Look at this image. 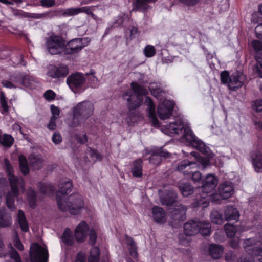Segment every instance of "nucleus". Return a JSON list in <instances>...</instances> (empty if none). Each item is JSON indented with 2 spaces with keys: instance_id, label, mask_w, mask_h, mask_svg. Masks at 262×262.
I'll return each instance as SVG.
<instances>
[{
  "instance_id": "393cba45",
  "label": "nucleus",
  "mask_w": 262,
  "mask_h": 262,
  "mask_svg": "<svg viewBox=\"0 0 262 262\" xmlns=\"http://www.w3.org/2000/svg\"><path fill=\"white\" fill-rule=\"evenodd\" d=\"M131 171L133 177L141 178L143 175V160L141 159L135 160L132 164Z\"/></svg>"
},
{
  "instance_id": "09e8293b",
  "label": "nucleus",
  "mask_w": 262,
  "mask_h": 262,
  "mask_svg": "<svg viewBox=\"0 0 262 262\" xmlns=\"http://www.w3.org/2000/svg\"><path fill=\"white\" fill-rule=\"evenodd\" d=\"M169 153L164 151L162 148H160L154 152L150 158V160H152L155 156L166 158L169 157Z\"/></svg>"
},
{
  "instance_id": "bf43d9fd",
  "label": "nucleus",
  "mask_w": 262,
  "mask_h": 262,
  "mask_svg": "<svg viewBox=\"0 0 262 262\" xmlns=\"http://www.w3.org/2000/svg\"><path fill=\"white\" fill-rule=\"evenodd\" d=\"M86 256L85 254L81 251L78 252L76 256L74 262H86Z\"/></svg>"
},
{
  "instance_id": "49530a36",
  "label": "nucleus",
  "mask_w": 262,
  "mask_h": 262,
  "mask_svg": "<svg viewBox=\"0 0 262 262\" xmlns=\"http://www.w3.org/2000/svg\"><path fill=\"white\" fill-rule=\"evenodd\" d=\"M144 54L146 57H152L156 54L155 48L150 45H147L144 49Z\"/></svg>"
},
{
  "instance_id": "a878e982",
  "label": "nucleus",
  "mask_w": 262,
  "mask_h": 262,
  "mask_svg": "<svg viewBox=\"0 0 262 262\" xmlns=\"http://www.w3.org/2000/svg\"><path fill=\"white\" fill-rule=\"evenodd\" d=\"M152 216L154 221L158 223H163L165 222V213L163 209L155 206L152 209Z\"/></svg>"
},
{
  "instance_id": "cd10ccee",
  "label": "nucleus",
  "mask_w": 262,
  "mask_h": 262,
  "mask_svg": "<svg viewBox=\"0 0 262 262\" xmlns=\"http://www.w3.org/2000/svg\"><path fill=\"white\" fill-rule=\"evenodd\" d=\"M12 223L11 214L6 210H0V227H7Z\"/></svg>"
},
{
  "instance_id": "a18cd8bd",
  "label": "nucleus",
  "mask_w": 262,
  "mask_h": 262,
  "mask_svg": "<svg viewBox=\"0 0 262 262\" xmlns=\"http://www.w3.org/2000/svg\"><path fill=\"white\" fill-rule=\"evenodd\" d=\"M187 179L191 180L194 182H199L202 180V174L198 171V168L194 170H191V173Z\"/></svg>"
},
{
  "instance_id": "412c9836",
  "label": "nucleus",
  "mask_w": 262,
  "mask_h": 262,
  "mask_svg": "<svg viewBox=\"0 0 262 262\" xmlns=\"http://www.w3.org/2000/svg\"><path fill=\"white\" fill-rule=\"evenodd\" d=\"M250 157L252 165L257 172H262V151L256 150L251 152Z\"/></svg>"
},
{
  "instance_id": "338daca9",
  "label": "nucleus",
  "mask_w": 262,
  "mask_h": 262,
  "mask_svg": "<svg viewBox=\"0 0 262 262\" xmlns=\"http://www.w3.org/2000/svg\"><path fill=\"white\" fill-rule=\"evenodd\" d=\"M180 2L188 6H193L195 5L199 0H179Z\"/></svg>"
},
{
  "instance_id": "58836bf2",
  "label": "nucleus",
  "mask_w": 262,
  "mask_h": 262,
  "mask_svg": "<svg viewBox=\"0 0 262 262\" xmlns=\"http://www.w3.org/2000/svg\"><path fill=\"white\" fill-rule=\"evenodd\" d=\"M19 168L22 173L24 175L28 174L29 173V170L27 161L24 156H20L19 157Z\"/></svg>"
},
{
  "instance_id": "79ce46f5",
  "label": "nucleus",
  "mask_w": 262,
  "mask_h": 262,
  "mask_svg": "<svg viewBox=\"0 0 262 262\" xmlns=\"http://www.w3.org/2000/svg\"><path fill=\"white\" fill-rule=\"evenodd\" d=\"M13 141V138L10 135L5 134L3 137L0 136V143L5 147H11Z\"/></svg>"
},
{
  "instance_id": "f704fd0d",
  "label": "nucleus",
  "mask_w": 262,
  "mask_h": 262,
  "mask_svg": "<svg viewBox=\"0 0 262 262\" xmlns=\"http://www.w3.org/2000/svg\"><path fill=\"white\" fill-rule=\"evenodd\" d=\"M80 12H85L88 14H90L91 11L88 7L67 9V15H74L78 14Z\"/></svg>"
},
{
  "instance_id": "ddd939ff",
  "label": "nucleus",
  "mask_w": 262,
  "mask_h": 262,
  "mask_svg": "<svg viewBox=\"0 0 262 262\" xmlns=\"http://www.w3.org/2000/svg\"><path fill=\"white\" fill-rule=\"evenodd\" d=\"M245 76L239 71H236L230 76V81L228 82L229 89L235 91L241 88L244 84Z\"/></svg>"
},
{
  "instance_id": "9d476101",
  "label": "nucleus",
  "mask_w": 262,
  "mask_h": 262,
  "mask_svg": "<svg viewBox=\"0 0 262 262\" xmlns=\"http://www.w3.org/2000/svg\"><path fill=\"white\" fill-rule=\"evenodd\" d=\"M175 103L173 101L165 100L158 107V115L160 119L165 120L172 116Z\"/></svg>"
},
{
  "instance_id": "8fccbe9b",
  "label": "nucleus",
  "mask_w": 262,
  "mask_h": 262,
  "mask_svg": "<svg viewBox=\"0 0 262 262\" xmlns=\"http://www.w3.org/2000/svg\"><path fill=\"white\" fill-rule=\"evenodd\" d=\"M77 142L81 144H83L88 142V137L85 134H76L74 136Z\"/></svg>"
},
{
  "instance_id": "423d86ee",
  "label": "nucleus",
  "mask_w": 262,
  "mask_h": 262,
  "mask_svg": "<svg viewBox=\"0 0 262 262\" xmlns=\"http://www.w3.org/2000/svg\"><path fill=\"white\" fill-rule=\"evenodd\" d=\"M46 45L49 52L52 54H58L66 51L65 41L62 37L51 36L47 39Z\"/></svg>"
},
{
  "instance_id": "20e7f679",
  "label": "nucleus",
  "mask_w": 262,
  "mask_h": 262,
  "mask_svg": "<svg viewBox=\"0 0 262 262\" xmlns=\"http://www.w3.org/2000/svg\"><path fill=\"white\" fill-rule=\"evenodd\" d=\"M93 112L94 105L91 102L84 101L80 102L73 108L72 120L69 121L67 123L72 127L78 126L89 118Z\"/></svg>"
},
{
  "instance_id": "37998d69",
  "label": "nucleus",
  "mask_w": 262,
  "mask_h": 262,
  "mask_svg": "<svg viewBox=\"0 0 262 262\" xmlns=\"http://www.w3.org/2000/svg\"><path fill=\"white\" fill-rule=\"evenodd\" d=\"M40 190L43 194L52 195L55 191V187L52 184H40Z\"/></svg>"
},
{
  "instance_id": "473e14b6",
  "label": "nucleus",
  "mask_w": 262,
  "mask_h": 262,
  "mask_svg": "<svg viewBox=\"0 0 262 262\" xmlns=\"http://www.w3.org/2000/svg\"><path fill=\"white\" fill-rule=\"evenodd\" d=\"M179 189L184 196H188L193 192V187L188 183H181L179 186Z\"/></svg>"
},
{
  "instance_id": "2eb2a0df",
  "label": "nucleus",
  "mask_w": 262,
  "mask_h": 262,
  "mask_svg": "<svg viewBox=\"0 0 262 262\" xmlns=\"http://www.w3.org/2000/svg\"><path fill=\"white\" fill-rule=\"evenodd\" d=\"M89 226L85 221H81L76 227L75 230V238L79 243L83 242L86 239Z\"/></svg>"
},
{
  "instance_id": "72a5a7b5",
  "label": "nucleus",
  "mask_w": 262,
  "mask_h": 262,
  "mask_svg": "<svg viewBox=\"0 0 262 262\" xmlns=\"http://www.w3.org/2000/svg\"><path fill=\"white\" fill-rule=\"evenodd\" d=\"M100 254V251L98 247H92L88 259V262H99Z\"/></svg>"
},
{
  "instance_id": "864d4df0",
  "label": "nucleus",
  "mask_w": 262,
  "mask_h": 262,
  "mask_svg": "<svg viewBox=\"0 0 262 262\" xmlns=\"http://www.w3.org/2000/svg\"><path fill=\"white\" fill-rule=\"evenodd\" d=\"M149 90L151 94L156 98L160 97V94L162 92V89L159 87L154 88L151 86H149Z\"/></svg>"
},
{
  "instance_id": "4468645a",
  "label": "nucleus",
  "mask_w": 262,
  "mask_h": 262,
  "mask_svg": "<svg viewBox=\"0 0 262 262\" xmlns=\"http://www.w3.org/2000/svg\"><path fill=\"white\" fill-rule=\"evenodd\" d=\"M144 104L148 107L147 110L148 116L154 126H159V121L156 114V106L152 99L149 96L146 95V96H145Z\"/></svg>"
},
{
  "instance_id": "6e6d98bb",
  "label": "nucleus",
  "mask_w": 262,
  "mask_h": 262,
  "mask_svg": "<svg viewBox=\"0 0 262 262\" xmlns=\"http://www.w3.org/2000/svg\"><path fill=\"white\" fill-rule=\"evenodd\" d=\"M210 201L216 204H220L221 199H222L221 195L219 193H213L209 196Z\"/></svg>"
},
{
  "instance_id": "c03bdc74",
  "label": "nucleus",
  "mask_w": 262,
  "mask_h": 262,
  "mask_svg": "<svg viewBox=\"0 0 262 262\" xmlns=\"http://www.w3.org/2000/svg\"><path fill=\"white\" fill-rule=\"evenodd\" d=\"M95 74V72L94 71L91 70V76L88 78V82L92 88H96L98 85V81L97 78L94 76Z\"/></svg>"
},
{
  "instance_id": "4be33fe9",
  "label": "nucleus",
  "mask_w": 262,
  "mask_h": 262,
  "mask_svg": "<svg viewBox=\"0 0 262 262\" xmlns=\"http://www.w3.org/2000/svg\"><path fill=\"white\" fill-rule=\"evenodd\" d=\"M48 75L52 78L64 77L66 74V66L64 64L59 66H51L47 73Z\"/></svg>"
},
{
  "instance_id": "4c0bfd02",
  "label": "nucleus",
  "mask_w": 262,
  "mask_h": 262,
  "mask_svg": "<svg viewBox=\"0 0 262 262\" xmlns=\"http://www.w3.org/2000/svg\"><path fill=\"white\" fill-rule=\"evenodd\" d=\"M199 232L202 236H208L211 232V224L209 222H201V225L199 226Z\"/></svg>"
},
{
  "instance_id": "4d7b16f0",
  "label": "nucleus",
  "mask_w": 262,
  "mask_h": 262,
  "mask_svg": "<svg viewBox=\"0 0 262 262\" xmlns=\"http://www.w3.org/2000/svg\"><path fill=\"white\" fill-rule=\"evenodd\" d=\"M50 109L52 113V116L51 118L57 119L59 116V109L53 104L51 105Z\"/></svg>"
},
{
  "instance_id": "de8ad7c7",
  "label": "nucleus",
  "mask_w": 262,
  "mask_h": 262,
  "mask_svg": "<svg viewBox=\"0 0 262 262\" xmlns=\"http://www.w3.org/2000/svg\"><path fill=\"white\" fill-rule=\"evenodd\" d=\"M227 262H236L238 261V257L234 251H228L225 256Z\"/></svg>"
},
{
  "instance_id": "7ed1b4c3",
  "label": "nucleus",
  "mask_w": 262,
  "mask_h": 262,
  "mask_svg": "<svg viewBox=\"0 0 262 262\" xmlns=\"http://www.w3.org/2000/svg\"><path fill=\"white\" fill-rule=\"evenodd\" d=\"M130 86L134 93L126 92L123 95V98L125 99L126 96H128V98H126L127 107L129 111H133L142 105L143 103L142 97L148 95L149 92L143 85L136 81L132 82L130 83Z\"/></svg>"
},
{
  "instance_id": "603ef678",
  "label": "nucleus",
  "mask_w": 262,
  "mask_h": 262,
  "mask_svg": "<svg viewBox=\"0 0 262 262\" xmlns=\"http://www.w3.org/2000/svg\"><path fill=\"white\" fill-rule=\"evenodd\" d=\"M230 76L228 71H224L221 73V81L223 84H228L230 81Z\"/></svg>"
},
{
  "instance_id": "aec40b11",
  "label": "nucleus",
  "mask_w": 262,
  "mask_h": 262,
  "mask_svg": "<svg viewBox=\"0 0 262 262\" xmlns=\"http://www.w3.org/2000/svg\"><path fill=\"white\" fill-rule=\"evenodd\" d=\"M56 198L58 208L64 212L66 211V189L62 183L59 184V190L56 192Z\"/></svg>"
},
{
  "instance_id": "f3484780",
  "label": "nucleus",
  "mask_w": 262,
  "mask_h": 262,
  "mask_svg": "<svg viewBox=\"0 0 262 262\" xmlns=\"http://www.w3.org/2000/svg\"><path fill=\"white\" fill-rule=\"evenodd\" d=\"M201 222L199 220H189L184 225V232L186 236H193L199 232V226Z\"/></svg>"
},
{
  "instance_id": "c9c22d12",
  "label": "nucleus",
  "mask_w": 262,
  "mask_h": 262,
  "mask_svg": "<svg viewBox=\"0 0 262 262\" xmlns=\"http://www.w3.org/2000/svg\"><path fill=\"white\" fill-rule=\"evenodd\" d=\"M6 97L4 93L1 92L0 93V108L1 112L3 114H7L9 113L10 106L8 105L7 101H6Z\"/></svg>"
},
{
  "instance_id": "2f4dec72",
  "label": "nucleus",
  "mask_w": 262,
  "mask_h": 262,
  "mask_svg": "<svg viewBox=\"0 0 262 262\" xmlns=\"http://www.w3.org/2000/svg\"><path fill=\"white\" fill-rule=\"evenodd\" d=\"M85 154L89 156L94 162L101 161L103 159V156L97 150L91 147H88Z\"/></svg>"
},
{
  "instance_id": "a19ab883",
  "label": "nucleus",
  "mask_w": 262,
  "mask_h": 262,
  "mask_svg": "<svg viewBox=\"0 0 262 262\" xmlns=\"http://www.w3.org/2000/svg\"><path fill=\"white\" fill-rule=\"evenodd\" d=\"M224 230L227 236L229 238H232L237 231V228L234 224L227 223L224 225Z\"/></svg>"
},
{
  "instance_id": "7c9ffc66",
  "label": "nucleus",
  "mask_w": 262,
  "mask_h": 262,
  "mask_svg": "<svg viewBox=\"0 0 262 262\" xmlns=\"http://www.w3.org/2000/svg\"><path fill=\"white\" fill-rule=\"evenodd\" d=\"M17 221L22 231L27 232L29 231L28 222L24 212L21 210H18L17 214Z\"/></svg>"
},
{
  "instance_id": "0eeeda50",
  "label": "nucleus",
  "mask_w": 262,
  "mask_h": 262,
  "mask_svg": "<svg viewBox=\"0 0 262 262\" xmlns=\"http://www.w3.org/2000/svg\"><path fill=\"white\" fill-rule=\"evenodd\" d=\"M29 257L31 262H48V250L38 243H35L31 245Z\"/></svg>"
},
{
  "instance_id": "5fc2aeb1",
  "label": "nucleus",
  "mask_w": 262,
  "mask_h": 262,
  "mask_svg": "<svg viewBox=\"0 0 262 262\" xmlns=\"http://www.w3.org/2000/svg\"><path fill=\"white\" fill-rule=\"evenodd\" d=\"M45 98L48 101L54 100L56 96V94L51 90L46 91L43 94Z\"/></svg>"
},
{
  "instance_id": "6e6552de",
  "label": "nucleus",
  "mask_w": 262,
  "mask_h": 262,
  "mask_svg": "<svg viewBox=\"0 0 262 262\" xmlns=\"http://www.w3.org/2000/svg\"><path fill=\"white\" fill-rule=\"evenodd\" d=\"M90 42L91 39L89 37L76 38L67 42V60L68 58L67 55L80 52Z\"/></svg>"
},
{
  "instance_id": "f03ea898",
  "label": "nucleus",
  "mask_w": 262,
  "mask_h": 262,
  "mask_svg": "<svg viewBox=\"0 0 262 262\" xmlns=\"http://www.w3.org/2000/svg\"><path fill=\"white\" fill-rule=\"evenodd\" d=\"M6 171L8 174V180L11 189L6 195V203L7 207L13 211L15 209L14 201L15 198L19 194V191L24 192L25 190V182L22 178L15 177L11 173L12 166L9 164L7 159L5 160Z\"/></svg>"
},
{
  "instance_id": "dca6fc26",
  "label": "nucleus",
  "mask_w": 262,
  "mask_h": 262,
  "mask_svg": "<svg viewBox=\"0 0 262 262\" xmlns=\"http://www.w3.org/2000/svg\"><path fill=\"white\" fill-rule=\"evenodd\" d=\"M198 166V164L196 162H190L188 160H184L179 163L177 169L187 178L190 175L191 170L197 169Z\"/></svg>"
},
{
  "instance_id": "680f3d73",
  "label": "nucleus",
  "mask_w": 262,
  "mask_h": 262,
  "mask_svg": "<svg viewBox=\"0 0 262 262\" xmlns=\"http://www.w3.org/2000/svg\"><path fill=\"white\" fill-rule=\"evenodd\" d=\"M238 262H255V260L253 255L248 254V255H242Z\"/></svg>"
},
{
  "instance_id": "1a4fd4ad",
  "label": "nucleus",
  "mask_w": 262,
  "mask_h": 262,
  "mask_svg": "<svg viewBox=\"0 0 262 262\" xmlns=\"http://www.w3.org/2000/svg\"><path fill=\"white\" fill-rule=\"evenodd\" d=\"M85 78L80 73H75L67 78V84L74 93H81L84 91L82 88Z\"/></svg>"
},
{
  "instance_id": "13d9d810",
  "label": "nucleus",
  "mask_w": 262,
  "mask_h": 262,
  "mask_svg": "<svg viewBox=\"0 0 262 262\" xmlns=\"http://www.w3.org/2000/svg\"><path fill=\"white\" fill-rule=\"evenodd\" d=\"M252 46L256 52L262 50V41L258 40H254L252 41Z\"/></svg>"
},
{
  "instance_id": "774afa93",
  "label": "nucleus",
  "mask_w": 262,
  "mask_h": 262,
  "mask_svg": "<svg viewBox=\"0 0 262 262\" xmlns=\"http://www.w3.org/2000/svg\"><path fill=\"white\" fill-rule=\"evenodd\" d=\"M56 119H53L52 118H51L50 119V121L49 123V124H48L47 125V127L49 129L51 130H53L54 129H55L56 128V122H55V120Z\"/></svg>"
},
{
  "instance_id": "f257e3e1",
  "label": "nucleus",
  "mask_w": 262,
  "mask_h": 262,
  "mask_svg": "<svg viewBox=\"0 0 262 262\" xmlns=\"http://www.w3.org/2000/svg\"><path fill=\"white\" fill-rule=\"evenodd\" d=\"M162 129L165 134L170 136L179 134L182 133L183 130V138L186 142L207 157L204 158L200 157L198 159V161L204 167L209 165L210 163V158L209 156L210 152L209 148L198 138L189 127L184 125L182 120L178 119L174 122H170L163 126Z\"/></svg>"
},
{
  "instance_id": "f8f14e48",
  "label": "nucleus",
  "mask_w": 262,
  "mask_h": 262,
  "mask_svg": "<svg viewBox=\"0 0 262 262\" xmlns=\"http://www.w3.org/2000/svg\"><path fill=\"white\" fill-rule=\"evenodd\" d=\"M202 185L199 187V190L202 192L209 193L213 191L216 187L218 183V180L216 177L213 174H208L205 180H202Z\"/></svg>"
},
{
  "instance_id": "69168bd1",
  "label": "nucleus",
  "mask_w": 262,
  "mask_h": 262,
  "mask_svg": "<svg viewBox=\"0 0 262 262\" xmlns=\"http://www.w3.org/2000/svg\"><path fill=\"white\" fill-rule=\"evenodd\" d=\"M256 61L257 63L255 68L258 74L262 78V61L261 59H256Z\"/></svg>"
},
{
  "instance_id": "ea45409f",
  "label": "nucleus",
  "mask_w": 262,
  "mask_h": 262,
  "mask_svg": "<svg viewBox=\"0 0 262 262\" xmlns=\"http://www.w3.org/2000/svg\"><path fill=\"white\" fill-rule=\"evenodd\" d=\"M27 198L29 206L32 208H35L36 206V194L34 190L30 189L27 192Z\"/></svg>"
},
{
  "instance_id": "c85d7f7f",
  "label": "nucleus",
  "mask_w": 262,
  "mask_h": 262,
  "mask_svg": "<svg viewBox=\"0 0 262 262\" xmlns=\"http://www.w3.org/2000/svg\"><path fill=\"white\" fill-rule=\"evenodd\" d=\"M208 193L203 192V194L200 196L199 199H196L193 203V207H201L203 209L207 207L210 204V198Z\"/></svg>"
},
{
  "instance_id": "9b49d317",
  "label": "nucleus",
  "mask_w": 262,
  "mask_h": 262,
  "mask_svg": "<svg viewBox=\"0 0 262 262\" xmlns=\"http://www.w3.org/2000/svg\"><path fill=\"white\" fill-rule=\"evenodd\" d=\"M243 245L245 251L248 254L253 256H258V260L262 262V248L258 244H255L253 239L248 238L245 240Z\"/></svg>"
},
{
  "instance_id": "052dcab7",
  "label": "nucleus",
  "mask_w": 262,
  "mask_h": 262,
  "mask_svg": "<svg viewBox=\"0 0 262 262\" xmlns=\"http://www.w3.org/2000/svg\"><path fill=\"white\" fill-rule=\"evenodd\" d=\"M10 257L14 259L16 262H21V259L18 253L16 250L12 248L11 251L10 252Z\"/></svg>"
},
{
  "instance_id": "c756f323",
  "label": "nucleus",
  "mask_w": 262,
  "mask_h": 262,
  "mask_svg": "<svg viewBox=\"0 0 262 262\" xmlns=\"http://www.w3.org/2000/svg\"><path fill=\"white\" fill-rule=\"evenodd\" d=\"M224 248L222 246L215 244H211L209 248L210 255L215 259H218L221 257Z\"/></svg>"
},
{
  "instance_id": "e2e57ef3",
  "label": "nucleus",
  "mask_w": 262,
  "mask_h": 262,
  "mask_svg": "<svg viewBox=\"0 0 262 262\" xmlns=\"http://www.w3.org/2000/svg\"><path fill=\"white\" fill-rule=\"evenodd\" d=\"M89 241L92 245H94L97 239V235L94 229H91L89 233Z\"/></svg>"
},
{
  "instance_id": "b1692460",
  "label": "nucleus",
  "mask_w": 262,
  "mask_h": 262,
  "mask_svg": "<svg viewBox=\"0 0 262 262\" xmlns=\"http://www.w3.org/2000/svg\"><path fill=\"white\" fill-rule=\"evenodd\" d=\"M29 165L30 168L36 170L41 169L43 165V160L42 157L39 155L35 156L31 155L29 158Z\"/></svg>"
},
{
  "instance_id": "bb28decb",
  "label": "nucleus",
  "mask_w": 262,
  "mask_h": 262,
  "mask_svg": "<svg viewBox=\"0 0 262 262\" xmlns=\"http://www.w3.org/2000/svg\"><path fill=\"white\" fill-rule=\"evenodd\" d=\"M18 77L20 79V83H21L26 88L33 89L35 88L37 81L33 77L30 75H18Z\"/></svg>"
},
{
  "instance_id": "e433bc0d",
  "label": "nucleus",
  "mask_w": 262,
  "mask_h": 262,
  "mask_svg": "<svg viewBox=\"0 0 262 262\" xmlns=\"http://www.w3.org/2000/svg\"><path fill=\"white\" fill-rule=\"evenodd\" d=\"M210 218L212 222L216 224H222L225 220L223 214L217 210H213L211 211Z\"/></svg>"
},
{
  "instance_id": "6ab92c4d",
  "label": "nucleus",
  "mask_w": 262,
  "mask_h": 262,
  "mask_svg": "<svg viewBox=\"0 0 262 262\" xmlns=\"http://www.w3.org/2000/svg\"><path fill=\"white\" fill-rule=\"evenodd\" d=\"M219 193L223 200L229 198L234 193V185L232 183L225 182L220 184L218 188Z\"/></svg>"
},
{
  "instance_id": "39448f33",
  "label": "nucleus",
  "mask_w": 262,
  "mask_h": 262,
  "mask_svg": "<svg viewBox=\"0 0 262 262\" xmlns=\"http://www.w3.org/2000/svg\"><path fill=\"white\" fill-rule=\"evenodd\" d=\"M73 188L72 181L67 180V210L73 215L79 214L84 208V203L81 195L78 193H74L68 195Z\"/></svg>"
},
{
  "instance_id": "5701e85b",
  "label": "nucleus",
  "mask_w": 262,
  "mask_h": 262,
  "mask_svg": "<svg viewBox=\"0 0 262 262\" xmlns=\"http://www.w3.org/2000/svg\"><path fill=\"white\" fill-rule=\"evenodd\" d=\"M239 213L237 209L232 206H227L225 209L224 218L228 221L234 220L237 221Z\"/></svg>"
},
{
  "instance_id": "3c124183",
  "label": "nucleus",
  "mask_w": 262,
  "mask_h": 262,
  "mask_svg": "<svg viewBox=\"0 0 262 262\" xmlns=\"http://www.w3.org/2000/svg\"><path fill=\"white\" fill-rule=\"evenodd\" d=\"M252 107L257 113L262 112V99H258L254 101Z\"/></svg>"
},
{
  "instance_id": "a211bd4d",
  "label": "nucleus",
  "mask_w": 262,
  "mask_h": 262,
  "mask_svg": "<svg viewBox=\"0 0 262 262\" xmlns=\"http://www.w3.org/2000/svg\"><path fill=\"white\" fill-rule=\"evenodd\" d=\"M177 194L173 190H164L161 194L160 199L163 205L172 206L177 201Z\"/></svg>"
},
{
  "instance_id": "0e129e2a",
  "label": "nucleus",
  "mask_w": 262,
  "mask_h": 262,
  "mask_svg": "<svg viewBox=\"0 0 262 262\" xmlns=\"http://www.w3.org/2000/svg\"><path fill=\"white\" fill-rule=\"evenodd\" d=\"M62 141V137L60 134L55 132L52 136V141L54 143L57 144L60 143Z\"/></svg>"
}]
</instances>
